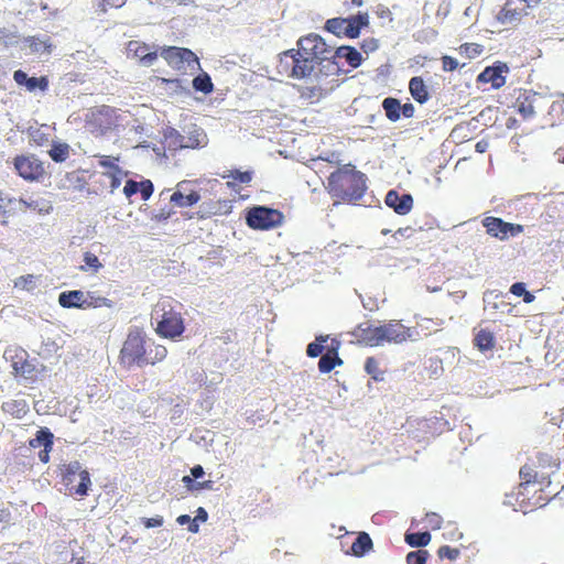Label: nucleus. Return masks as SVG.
<instances>
[{
  "instance_id": "nucleus-1",
  "label": "nucleus",
  "mask_w": 564,
  "mask_h": 564,
  "mask_svg": "<svg viewBox=\"0 0 564 564\" xmlns=\"http://www.w3.org/2000/svg\"><path fill=\"white\" fill-rule=\"evenodd\" d=\"M167 356V348L148 338L143 328L133 326L129 328L127 337L119 351V364L124 368L133 366L143 367L156 365Z\"/></svg>"
},
{
  "instance_id": "nucleus-2",
  "label": "nucleus",
  "mask_w": 564,
  "mask_h": 564,
  "mask_svg": "<svg viewBox=\"0 0 564 564\" xmlns=\"http://www.w3.org/2000/svg\"><path fill=\"white\" fill-rule=\"evenodd\" d=\"M326 189L335 203H354L367 191V176L351 163L341 165L330 173Z\"/></svg>"
},
{
  "instance_id": "nucleus-3",
  "label": "nucleus",
  "mask_w": 564,
  "mask_h": 564,
  "mask_svg": "<svg viewBox=\"0 0 564 564\" xmlns=\"http://www.w3.org/2000/svg\"><path fill=\"white\" fill-rule=\"evenodd\" d=\"M560 468L558 459L546 453H539L535 459L521 467L519 474L521 482L518 496H525L531 491H543L551 486V476Z\"/></svg>"
},
{
  "instance_id": "nucleus-4",
  "label": "nucleus",
  "mask_w": 564,
  "mask_h": 564,
  "mask_svg": "<svg viewBox=\"0 0 564 564\" xmlns=\"http://www.w3.org/2000/svg\"><path fill=\"white\" fill-rule=\"evenodd\" d=\"M182 304L175 305L170 300L159 301L152 310V319L155 321V334L165 339L176 340L186 329Z\"/></svg>"
},
{
  "instance_id": "nucleus-5",
  "label": "nucleus",
  "mask_w": 564,
  "mask_h": 564,
  "mask_svg": "<svg viewBox=\"0 0 564 564\" xmlns=\"http://www.w3.org/2000/svg\"><path fill=\"white\" fill-rule=\"evenodd\" d=\"M297 48L301 52L300 56L306 58L310 64L322 65L326 69L325 74L337 75L339 72V65L337 61L332 58V50L325 40L315 33L301 36L296 42Z\"/></svg>"
},
{
  "instance_id": "nucleus-6",
  "label": "nucleus",
  "mask_w": 564,
  "mask_h": 564,
  "mask_svg": "<svg viewBox=\"0 0 564 564\" xmlns=\"http://www.w3.org/2000/svg\"><path fill=\"white\" fill-rule=\"evenodd\" d=\"M299 48H291L279 54L278 72L289 78L303 79L308 77L314 67L307 57L300 56Z\"/></svg>"
},
{
  "instance_id": "nucleus-7",
  "label": "nucleus",
  "mask_w": 564,
  "mask_h": 564,
  "mask_svg": "<svg viewBox=\"0 0 564 564\" xmlns=\"http://www.w3.org/2000/svg\"><path fill=\"white\" fill-rule=\"evenodd\" d=\"M62 480L70 494L84 497L91 485L88 470L82 469L79 462H70L62 468Z\"/></svg>"
},
{
  "instance_id": "nucleus-8",
  "label": "nucleus",
  "mask_w": 564,
  "mask_h": 564,
  "mask_svg": "<svg viewBox=\"0 0 564 564\" xmlns=\"http://www.w3.org/2000/svg\"><path fill=\"white\" fill-rule=\"evenodd\" d=\"M160 55L174 69L182 70L187 67L192 73L200 69L198 57L189 48L165 46L161 48Z\"/></svg>"
},
{
  "instance_id": "nucleus-9",
  "label": "nucleus",
  "mask_w": 564,
  "mask_h": 564,
  "mask_svg": "<svg viewBox=\"0 0 564 564\" xmlns=\"http://www.w3.org/2000/svg\"><path fill=\"white\" fill-rule=\"evenodd\" d=\"M189 182L183 181L177 183L174 191L166 188L163 189L159 197L160 202H169L177 208H186L196 205L200 200V194L197 191L188 189Z\"/></svg>"
},
{
  "instance_id": "nucleus-10",
  "label": "nucleus",
  "mask_w": 564,
  "mask_h": 564,
  "mask_svg": "<svg viewBox=\"0 0 564 564\" xmlns=\"http://www.w3.org/2000/svg\"><path fill=\"white\" fill-rule=\"evenodd\" d=\"M246 220L252 229L269 230L282 224L283 214L273 208L259 206L248 212Z\"/></svg>"
},
{
  "instance_id": "nucleus-11",
  "label": "nucleus",
  "mask_w": 564,
  "mask_h": 564,
  "mask_svg": "<svg viewBox=\"0 0 564 564\" xmlns=\"http://www.w3.org/2000/svg\"><path fill=\"white\" fill-rule=\"evenodd\" d=\"M4 356L11 361L12 373L17 378L34 380L37 375L35 366L29 360V354L21 347L6 349Z\"/></svg>"
},
{
  "instance_id": "nucleus-12",
  "label": "nucleus",
  "mask_w": 564,
  "mask_h": 564,
  "mask_svg": "<svg viewBox=\"0 0 564 564\" xmlns=\"http://www.w3.org/2000/svg\"><path fill=\"white\" fill-rule=\"evenodd\" d=\"M118 116L113 107L101 105L94 107L87 115V124L93 132L106 133L117 124Z\"/></svg>"
},
{
  "instance_id": "nucleus-13",
  "label": "nucleus",
  "mask_w": 564,
  "mask_h": 564,
  "mask_svg": "<svg viewBox=\"0 0 564 564\" xmlns=\"http://www.w3.org/2000/svg\"><path fill=\"white\" fill-rule=\"evenodd\" d=\"M487 235L499 240H507L523 232L524 227L519 224L505 221L502 218L487 216L481 221Z\"/></svg>"
},
{
  "instance_id": "nucleus-14",
  "label": "nucleus",
  "mask_w": 564,
  "mask_h": 564,
  "mask_svg": "<svg viewBox=\"0 0 564 564\" xmlns=\"http://www.w3.org/2000/svg\"><path fill=\"white\" fill-rule=\"evenodd\" d=\"M13 165L19 176L29 182L40 181L45 175L44 164L35 155H17Z\"/></svg>"
},
{
  "instance_id": "nucleus-15",
  "label": "nucleus",
  "mask_w": 564,
  "mask_h": 564,
  "mask_svg": "<svg viewBox=\"0 0 564 564\" xmlns=\"http://www.w3.org/2000/svg\"><path fill=\"white\" fill-rule=\"evenodd\" d=\"M381 346L384 344H403L413 338L414 330L401 321L391 319L379 325Z\"/></svg>"
},
{
  "instance_id": "nucleus-16",
  "label": "nucleus",
  "mask_w": 564,
  "mask_h": 564,
  "mask_svg": "<svg viewBox=\"0 0 564 564\" xmlns=\"http://www.w3.org/2000/svg\"><path fill=\"white\" fill-rule=\"evenodd\" d=\"M507 64L497 62L492 66H487L478 76L477 83L491 84L494 89H499L506 84L505 73H508Z\"/></svg>"
},
{
  "instance_id": "nucleus-17",
  "label": "nucleus",
  "mask_w": 564,
  "mask_h": 564,
  "mask_svg": "<svg viewBox=\"0 0 564 564\" xmlns=\"http://www.w3.org/2000/svg\"><path fill=\"white\" fill-rule=\"evenodd\" d=\"M529 8L528 0H508L499 13V20L503 23L518 22L528 14Z\"/></svg>"
},
{
  "instance_id": "nucleus-18",
  "label": "nucleus",
  "mask_w": 564,
  "mask_h": 564,
  "mask_svg": "<svg viewBox=\"0 0 564 564\" xmlns=\"http://www.w3.org/2000/svg\"><path fill=\"white\" fill-rule=\"evenodd\" d=\"M231 210L230 202L227 199L204 200L195 213L197 219H208L218 215H227Z\"/></svg>"
},
{
  "instance_id": "nucleus-19",
  "label": "nucleus",
  "mask_w": 564,
  "mask_h": 564,
  "mask_svg": "<svg viewBox=\"0 0 564 564\" xmlns=\"http://www.w3.org/2000/svg\"><path fill=\"white\" fill-rule=\"evenodd\" d=\"M118 160V158L109 155L99 156L98 163L106 170L102 175L110 180V193H113L121 185L122 177L126 175L117 164Z\"/></svg>"
},
{
  "instance_id": "nucleus-20",
  "label": "nucleus",
  "mask_w": 564,
  "mask_h": 564,
  "mask_svg": "<svg viewBox=\"0 0 564 564\" xmlns=\"http://www.w3.org/2000/svg\"><path fill=\"white\" fill-rule=\"evenodd\" d=\"M352 336L361 345L368 347L381 346L379 326L370 323H361L356 326L352 332Z\"/></svg>"
},
{
  "instance_id": "nucleus-21",
  "label": "nucleus",
  "mask_w": 564,
  "mask_h": 564,
  "mask_svg": "<svg viewBox=\"0 0 564 564\" xmlns=\"http://www.w3.org/2000/svg\"><path fill=\"white\" fill-rule=\"evenodd\" d=\"M384 203L398 215L402 216L409 214L413 208V197L410 194L400 195L394 189H391L387 193Z\"/></svg>"
},
{
  "instance_id": "nucleus-22",
  "label": "nucleus",
  "mask_w": 564,
  "mask_h": 564,
  "mask_svg": "<svg viewBox=\"0 0 564 564\" xmlns=\"http://www.w3.org/2000/svg\"><path fill=\"white\" fill-rule=\"evenodd\" d=\"M13 79L19 86H24L28 91H46L48 89V78L46 76L29 77L25 72L18 69L13 73Z\"/></svg>"
},
{
  "instance_id": "nucleus-23",
  "label": "nucleus",
  "mask_w": 564,
  "mask_h": 564,
  "mask_svg": "<svg viewBox=\"0 0 564 564\" xmlns=\"http://www.w3.org/2000/svg\"><path fill=\"white\" fill-rule=\"evenodd\" d=\"M127 51L144 66H151L158 58V52H150V46L140 41H130Z\"/></svg>"
},
{
  "instance_id": "nucleus-24",
  "label": "nucleus",
  "mask_w": 564,
  "mask_h": 564,
  "mask_svg": "<svg viewBox=\"0 0 564 564\" xmlns=\"http://www.w3.org/2000/svg\"><path fill=\"white\" fill-rule=\"evenodd\" d=\"M332 58L333 61L344 58L352 68L359 67L362 63L361 53L355 47L348 45L339 46L335 51L332 50Z\"/></svg>"
},
{
  "instance_id": "nucleus-25",
  "label": "nucleus",
  "mask_w": 564,
  "mask_h": 564,
  "mask_svg": "<svg viewBox=\"0 0 564 564\" xmlns=\"http://www.w3.org/2000/svg\"><path fill=\"white\" fill-rule=\"evenodd\" d=\"M345 19L347 21V23H345L346 37L349 39L358 37L361 29L369 24L368 13H358Z\"/></svg>"
},
{
  "instance_id": "nucleus-26",
  "label": "nucleus",
  "mask_w": 564,
  "mask_h": 564,
  "mask_svg": "<svg viewBox=\"0 0 564 564\" xmlns=\"http://www.w3.org/2000/svg\"><path fill=\"white\" fill-rule=\"evenodd\" d=\"M84 299L85 292L80 290L62 292L58 296V303L65 308H80L85 310Z\"/></svg>"
},
{
  "instance_id": "nucleus-27",
  "label": "nucleus",
  "mask_w": 564,
  "mask_h": 564,
  "mask_svg": "<svg viewBox=\"0 0 564 564\" xmlns=\"http://www.w3.org/2000/svg\"><path fill=\"white\" fill-rule=\"evenodd\" d=\"M2 411L13 419L24 417L29 411V404L24 399H11L2 403Z\"/></svg>"
},
{
  "instance_id": "nucleus-28",
  "label": "nucleus",
  "mask_w": 564,
  "mask_h": 564,
  "mask_svg": "<svg viewBox=\"0 0 564 564\" xmlns=\"http://www.w3.org/2000/svg\"><path fill=\"white\" fill-rule=\"evenodd\" d=\"M473 344L481 352L492 350L496 346L495 334L487 328H481L475 333Z\"/></svg>"
},
{
  "instance_id": "nucleus-29",
  "label": "nucleus",
  "mask_w": 564,
  "mask_h": 564,
  "mask_svg": "<svg viewBox=\"0 0 564 564\" xmlns=\"http://www.w3.org/2000/svg\"><path fill=\"white\" fill-rule=\"evenodd\" d=\"M300 97L310 104H315L326 97L328 89L322 85H306L297 89Z\"/></svg>"
},
{
  "instance_id": "nucleus-30",
  "label": "nucleus",
  "mask_w": 564,
  "mask_h": 564,
  "mask_svg": "<svg viewBox=\"0 0 564 564\" xmlns=\"http://www.w3.org/2000/svg\"><path fill=\"white\" fill-rule=\"evenodd\" d=\"M373 547L372 540L367 532H359L356 540L352 542L350 546V551H347V554H351L357 557L364 556L366 553L371 551Z\"/></svg>"
},
{
  "instance_id": "nucleus-31",
  "label": "nucleus",
  "mask_w": 564,
  "mask_h": 564,
  "mask_svg": "<svg viewBox=\"0 0 564 564\" xmlns=\"http://www.w3.org/2000/svg\"><path fill=\"white\" fill-rule=\"evenodd\" d=\"M409 90L413 99L419 104H424L430 99L427 86L420 76H415L410 79Z\"/></svg>"
},
{
  "instance_id": "nucleus-32",
  "label": "nucleus",
  "mask_w": 564,
  "mask_h": 564,
  "mask_svg": "<svg viewBox=\"0 0 564 564\" xmlns=\"http://www.w3.org/2000/svg\"><path fill=\"white\" fill-rule=\"evenodd\" d=\"M343 364V360L338 357L336 351H327L324 354L318 361V370L322 373L330 372L336 366Z\"/></svg>"
},
{
  "instance_id": "nucleus-33",
  "label": "nucleus",
  "mask_w": 564,
  "mask_h": 564,
  "mask_svg": "<svg viewBox=\"0 0 564 564\" xmlns=\"http://www.w3.org/2000/svg\"><path fill=\"white\" fill-rule=\"evenodd\" d=\"M223 178H227V186L230 188H236L238 184H248L252 180V173L249 171H229L228 174L223 175Z\"/></svg>"
},
{
  "instance_id": "nucleus-34",
  "label": "nucleus",
  "mask_w": 564,
  "mask_h": 564,
  "mask_svg": "<svg viewBox=\"0 0 564 564\" xmlns=\"http://www.w3.org/2000/svg\"><path fill=\"white\" fill-rule=\"evenodd\" d=\"M382 108L386 112L387 118L390 121L395 122L400 119L401 104L397 98L387 97L386 99H383Z\"/></svg>"
},
{
  "instance_id": "nucleus-35",
  "label": "nucleus",
  "mask_w": 564,
  "mask_h": 564,
  "mask_svg": "<svg viewBox=\"0 0 564 564\" xmlns=\"http://www.w3.org/2000/svg\"><path fill=\"white\" fill-rule=\"evenodd\" d=\"M83 261L84 264L79 267V270L84 272L97 273L104 268V264L99 258L90 251H86L83 254Z\"/></svg>"
},
{
  "instance_id": "nucleus-36",
  "label": "nucleus",
  "mask_w": 564,
  "mask_h": 564,
  "mask_svg": "<svg viewBox=\"0 0 564 564\" xmlns=\"http://www.w3.org/2000/svg\"><path fill=\"white\" fill-rule=\"evenodd\" d=\"M86 299H84V305L86 308H98V307H112L113 303L111 300L104 297L95 292H85Z\"/></svg>"
},
{
  "instance_id": "nucleus-37",
  "label": "nucleus",
  "mask_w": 564,
  "mask_h": 564,
  "mask_svg": "<svg viewBox=\"0 0 564 564\" xmlns=\"http://www.w3.org/2000/svg\"><path fill=\"white\" fill-rule=\"evenodd\" d=\"M159 203L162 205L151 213V220L156 223H164L175 214V207L171 205L169 202L159 200Z\"/></svg>"
},
{
  "instance_id": "nucleus-38",
  "label": "nucleus",
  "mask_w": 564,
  "mask_h": 564,
  "mask_svg": "<svg viewBox=\"0 0 564 564\" xmlns=\"http://www.w3.org/2000/svg\"><path fill=\"white\" fill-rule=\"evenodd\" d=\"M54 435L48 429H41L36 432V437L30 441V446L37 447L43 445L45 449H51L53 446Z\"/></svg>"
},
{
  "instance_id": "nucleus-39",
  "label": "nucleus",
  "mask_w": 564,
  "mask_h": 564,
  "mask_svg": "<svg viewBox=\"0 0 564 564\" xmlns=\"http://www.w3.org/2000/svg\"><path fill=\"white\" fill-rule=\"evenodd\" d=\"M365 371L376 381L380 382L384 380V371L380 369V365L377 358L368 357L365 361Z\"/></svg>"
},
{
  "instance_id": "nucleus-40",
  "label": "nucleus",
  "mask_w": 564,
  "mask_h": 564,
  "mask_svg": "<svg viewBox=\"0 0 564 564\" xmlns=\"http://www.w3.org/2000/svg\"><path fill=\"white\" fill-rule=\"evenodd\" d=\"M405 542L412 547H423L431 542L430 532L406 533Z\"/></svg>"
},
{
  "instance_id": "nucleus-41",
  "label": "nucleus",
  "mask_w": 564,
  "mask_h": 564,
  "mask_svg": "<svg viewBox=\"0 0 564 564\" xmlns=\"http://www.w3.org/2000/svg\"><path fill=\"white\" fill-rule=\"evenodd\" d=\"M193 87L196 91L210 94L214 90V84L207 73H202L193 79Z\"/></svg>"
},
{
  "instance_id": "nucleus-42",
  "label": "nucleus",
  "mask_w": 564,
  "mask_h": 564,
  "mask_svg": "<svg viewBox=\"0 0 564 564\" xmlns=\"http://www.w3.org/2000/svg\"><path fill=\"white\" fill-rule=\"evenodd\" d=\"M345 23H347L345 18H332L326 21L324 28L329 33L346 37Z\"/></svg>"
},
{
  "instance_id": "nucleus-43",
  "label": "nucleus",
  "mask_w": 564,
  "mask_h": 564,
  "mask_svg": "<svg viewBox=\"0 0 564 564\" xmlns=\"http://www.w3.org/2000/svg\"><path fill=\"white\" fill-rule=\"evenodd\" d=\"M48 155L56 163L64 162L69 156V145L67 143H55L48 151Z\"/></svg>"
},
{
  "instance_id": "nucleus-44",
  "label": "nucleus",
  "mask_w": 564,
  "mask_h": 564,
  "mask_svg": "<svg viewBox=\"0 0 564 564\" xmlns=\"http://www.w3.org/2000/svg\"><path fill=\"white\" fill-rule=\"evenodd\" d=\"M460 55L465 56L468 59L476 58L480 56L484 52V46L478 43H464L459 45L457 48Z\"/></svg>"
},
{
  "instance_id": "nucleus-45",
  "label": "nucleus",
  "mask_w": 564,
  "mask_h": 564,
  "mask_svg": "<svg viewBox=\"0 0 564 564\" xmlns=\"http://www.w3.org/2000/svg\"><path fill=\"white\" fill-rule=\"evenodd\" d=\"M327 340V337L318 336L316 337V340L313 343H310L306 348V354L311 358L318 357L323 350L324 346L323 344Z\"/></svg>"
},
{
  "instance_id": "nucleus-46",
  "label": "nucleus",
  "mask_w": 564,
  "mask_h": 564,
  "mask_svg": "<svg viewBox=\"0 0 564 564\" xmlns=\"http://www.w3.org/2000/svg\"><path fill=\"white\" fill-rule=\"evenodd\" d=\"M429 552L426 550H417L408 553L406 564H426Z\"/></svg>"
},
{
  "instance_id": "nucleus-47",
  "label": "nucleus",
  "mask_w": 564,
  "mask_h": 564,
  "mask_svg": "<svg viewBox=\"0 0 564 564\" xmlns=\"http://www.w3.org/2000/svg\"><path fill=\"white\" fill-rule=\"evenodd\" d=\"M127 3V0H98L99 11L106 13L110 9H120Z\"/></svg>"
},
{
  "instance_id": "nucleus-48",
  "label": "nucleus",
  "mask_w": 564,
  "mask_h": 564,
  "mask_svg": "<svg viewBox=\"0 0 564 564\" xmlns=\"http://www.w3.org/2000/svg\"><path fill=\"white\" fill-rule=\"evenodd\" d=\"M460 554V551L456 547H452L449 545H443L437 550V555L440 558H447L451 561L456 560Z\"/></svg>"
},
{
  "instance_id": "nucleus-49",
  "label": "nucleus",
  "mask_w": 564,
  "mask_h": 564,
  "mask_svg": "<svg viewBox=\"0 0 564 564\" xmlns=\"http://www.w3.org/2000/svg\"><path fill=\"white\" fill-rule=\"evenodd\" d=\"M425 522L432 530H437L442 527L443 519L436 512H429L425 516Z\"/></svg>"
},
{
  "instance_id": "nucleus-50",
  "label": "nucleus",
  "mask_w": 564,
  "mask_h": 564,
  "mask_svg": "<svg viewBox=\"0 0 564 564\" xmlns=\"http://www.w3.org/2000/svg\"><path fill=\"white\" fill-rule=\"evenodd\" d=\"M441 62H442V69L444 72H454L459 66L457 59L449 55H443L441 57Z\"/></svg>"
},
{
  "instance_id": "nucleus-51",
  "label": "nucleus",
  "mask_w": 564,
  "mask_h": 564,
  "mask_svg": "<svg viewBox=\"0 0 564 564\" xmlns=\"http://www.w3.org/2000/svg\"><path fill=\"white\" fill-rule=\"evenodd\" d=\"M153 183L150 180H145L139 183V192L143 200H148L153 194Z\"/></svg>"
},
{
  "instance_id": "nucleus-52",
  "label": "nucleus",
  "mask_w": 564,
  "mask_h": 564,
  "mask_svg": "<svg viewBox=\"0 0 564 564\" xmlns=\"http://www.w3.org/2000/svg\"><path fill=\"white\" fill-rule=\"evenodd\" d=\"M517 108H518V112L524 118H530L534 115V107L532 106V104L530 102H527V101H521L517 105Z\"/></svg>"
},
{
  "instance_id": "nucleus-53",
  "label": "nucleus",
  "mask_w": 564,
  "mask_h": 564,
  "mask_svg": "<svg viewBox=\"0 0 564 564\" xmlns=\"http://www.w3.org/2000/svg\"><path fill=\"white\" fill-rule=\"evenodd\" d=\"M139 183L133 180H128L126 182V185L123 187V194L126 197L130 198L132 195L137 194L139 192Z\"/></svg>"
},
{
  "instance_id": "nucleus-54",
  "label": "nucleus",
  "mask_w": 564,
  "mask_h": 564,
  "mask_svg": "<svg viewBox=\"0 0 564 564\" xmlns=\"http://www.w3.org/2000/svg\"><path fill=\"white\" fill-rule=\"evenodd\" d=\"M141 521L148 529L158 528L163 524V517L156 516L155 518H142Z\"/></svg>"
},
{
  "instance_id": "nucleus-55",
  "label": "nucleus",
  "mask_w": 564,
  "mask_h": 564,
  "mask_svg": "<svg viewBox=\"0 0 564 564\" xmlns=\"http://www.w3.org/2000/svg\"><path fill=\"white\" fill-rule=\"evenodd\" d=\"M14 202L13 198L6 196L0 192V215H6L9 206Z\"/></svg>"
},
{
  "instance_id": "nucleus-56",
  "label": "nucleus",
  "mask_w": 564,
  "mask_h": 564,
  "mask_svg": "<svg viewBox=\"0 0 564 564\" xmlns=\"http://www.w3.org/2000/svg\"><path fill=\"white\" fill-rule=\"evenodd\" d=\"M525 291V284L522 282H516L510 288V292L516 296H522Z\"/></svg>"
},
{
  "instance_id": "nucleus-57",
  "label": "nucleus",
  "mask_w": 564,
  "mask_h": 564,
  "mask_svg": "<svg viewBox=\"0 0 564 564\" xmlns=\"http://www.w3.org/2000/svg\"><path fill=\"white\" fill-rule=\"evenodd\" d=\"M415 108L411 102H406L404 105H401L400 113L405 118H412L414 116Z\"/></svg>"
},
{
  "instance_id": "nucleus-58",
  "label": "nucleus",
  "mask_w": 564,
  "mask_h": 564,
  "mask_svg": "<svg viewBox=\"0 0 564 564\" xmlns=\"http://www.w3.org/2000/svg\"><path fill=\"white\" fill-rule=\"evenodd\" d=\"M207 518H208L207 511L203 507H199L196 511L195 520L205 522L207 520Z\"/></svg>"
},
{
  "instance_id": "nucleus-59",
  "label": "nucleus",
  "mask_w": 564,
  "mask_h": 564,
  "mask_svg": "<svg viewBox=\"0 0 564 564\" xmlns=\"http://www.w3.org/2000/svg\"><path fill=\"white\" fill-rule=\"evenodd\" d=\"M32 137H33V140L35 141V143H36L37 145H42V144H44V142H46V141H47V139H46V138H44V134H40V133H39V131H35V132L32 134Z\"/></svg>"
},
{
  "instance_id": "nucleus-60",
  "label": "nucleus",
  "mask_w": 564,
  "mask_h": 564,
  "mask_svg": "<svg viewBox=\"0 0 564 564\" xmlns=\"http://www.w3.org/2000/svg\"><path fill=\"white\" fill-rule=\"evenodd\" d=\"M193 477L200 478L204 475V469L200 465H196L191 470Z\"/></svg>"
},
{
  "instance_id": "nucleus-61",
  "label": "nucleus",
  "mask_w": 564,
  "mask_h": 564,
  "mask_svg": "<svg viewBox=\"0 0 564 564\" xmlns=\"http://www.w3.org/2000/svg\"><path fill=\"white\" fill-rule=\"evenodd\" d=\"M11 513L8 509H0V522H8Z\"/></svg>"
},
{
  "instance_id": "nucleus-62",
  "label": "nucleus",
  "mask_w": 564,
  "mask_h": 564,
  "mask_svg": "<svg viewBox=\"0 0 564 564\" xmlns=\"http://www.w3.org/2000/svg\"><path fill=\"white\" fill-rule=\"evenodd\" d=\"M19 203L22 204L25 208H30V209H36V207H37V203L34 200L28 202V200H24L21 198L19 200Z\"/></svg>"
},
{
  "instance_id": "nucleus-63",
  "label": "nucleus",
  "mask_w": 564,
  "mask_h": 564,
  "mask_svg": "<svg viewBox=\"0 0 564 564\" xmlns=\"http://www.w3.org/2000/svg\"><path fill=\"white\" fill-rule=\"evenodd\" d=\"M191 517L188 514H181L180 517H177L176 521L177 523L180 524H186V523H189L191 522Z\"/></svg>"
},
{
  "instance_id": "nucleus-64",
  "label": "nucleus",
  "mask_w": 564,
  "mask_h": 564,
  "mask_svg": "<svg viewBox=\"0 0 564 564\" xmlns=\"http://www.w3.org/2000/svg\"><path fill=\"white\" fill-rule=\"evenodd\" d=\"M522 296H523L524 303H528V304L532 303L535 299V296L529 291H525Z\"/></svg>"
}]
</instances>
